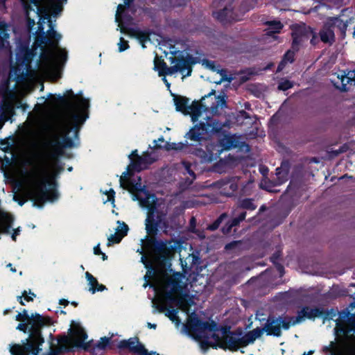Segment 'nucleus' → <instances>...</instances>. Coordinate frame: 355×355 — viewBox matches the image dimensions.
<instances>
[{
  "label": "nucleus",
  "mask_w": 355,
  "mask_h": 355,
  "mask_svg": "<svg viewBox=\"0 0 355 355\" xmlns=\"http://www.w3.org/2000/svg\"><path fill=\"white\" fill-rule=\"evenodd\" d=\"M174 102L176 110L185 115L189 114L193 122L197 121L202 115H207V112L219 114V110L225 107L224 96H216L214 90L202 98L200 102H193L190 106L187 105L188 99L184 97L175 96Z\"/></svg>",
  "instance_id": "nucleus-5"
},
{
  "label": "nucleus",
  "mask_w": 355,
  "mask_h": 355,
  "mask_svg": "<svg viewBox=\"0 0 355 355\" xmlns=\"http://www.w3.org/2000/svg\"><path fill=\"white\" fill-rule=\"evenodd\" d=\"M60 304H64V306H66V305L68 304V301L66 300H60Z\"/></svg>",
  "instance_id": "nucleus-44"
},
{
  "label": "nucleus",
  "mask_w": 355,
  "mask_h": 355,
  "mask_svg": "<svg viewBox=\"0 0 355 355\" xmlns=\"http://www.w3.org/2000/svg\"><path fill=\"white\" fill-rule=\"evenodd\" d=\"M17 329H19V330H21V331H26V324H24V323H20V324H18Z\"/></svg>",
  "instance_id": "nucleus-43"
},
{
  "label": "nucleus",
  "mask_w": 355,
  "mask_h": 355,
  "mask_svg": "<svg viewBox=\"0 0 355 355\" xmlns=\"http://www.w3.org/2000/svg\"><path fill=\"white\" fill-rule=\"evenodd\" d=\"M334 86L342 91H346L351 86H355V71H349L334 76L331 79Z\"/></svg>",
  "instance_id": "nucleus-13"
},
{
  "label": "nucleus",
  "mask_w": 355,
  "mask_h": 355,
  "mask_svg": "<svg viewBox=\"0 0 355 355\" xmlns=\"http://www.w3.org/2000/svg\"><path fill=\"white\" fill-rule=\"evenodd\" d=\"M224 71H220V75H221V78L218 80V81H216L215 83L216 84H220L223 81H228V82H230L231 81V78H227V77H225V76L223 75L224 73Z\"/></svg>",
  "instance_id": "nucleus-38"
},
{
  "label": "nucleus",
  "mask_w": 355,
  "mask_h": 355,
  "mask_svg": "<svg viewBox=\"0 0 355 355\" xmlns=\"http://www.w3.org/2000/svg\"><path fill=\"white\" fill-rule=\"evenodd\" d=\"M94 253L96 255L101 254V251L100 249V244H98L94 248Z\"/></svg>",
  "instance_id": "nucleus-42"
},
{
  "label": "nucleus",
  "mask_w": 355,
  "mask_h": 355,
  "mask_svg": "<svg viewBox=\"0 0 355 355\" xmlns=\"http://www.w3.org/2000/svg\"><path fill=\"white\" fill-rule=\"evenodd\" d=\"M16 320L25 322L28 320V315L26 314V311H24L23 313H19L16 316Z\"/></svg>",
  "instance_id": "nucleus-36"
},
{
  "label": "nucleus",
  "mask_w": 355,
  "mask_h": 355,
  "mask_svg": "<svg viewBox=\"0 0 355 355\" xmlns=\"http://www.w3.org/2000/svg\"><path fill=\"white\" fill-rule=\"evenodd\" d=\"M89 101L83 98L75 100V105L64 110L54 124L55 139L50 144L49 162L46 173L37 166H33L24 174L22 193L27 199L33 200V205L42 206L46 201H53L58 194L55 191L46 189V175L55 176L62 168L57 163V158L63 153V147H71V141H64L62 146L59 137L65 139L72 128H78L85 120V110Z\"/></svg>",
  "instance_id": "nucleus-1"
},
{
  "label": "nucleus",
  "mask_w": 355,
  "mask_h": 355,
  "mask_svg": "<svg viewBox=\"0 0 355 355\" xmlns=\"http://www.w3.org/2000/svg\"><path fill=\"white\" fill-rule=\"evenodd\" d=\"M136 153L137 150H135L131 155H129V158L131 159V163L128 166L127 171L123 173L119 180L121 187L129 191H132V190L131 182L128 180V177L131 175L132 171H139L146 168L148 165V164L146 162V160L139 162V157H137L136 160H132V157L137 156Z\"/></svg>",
  "instance_id": "nucleus-11"
},
{
  "label": "nucleus",
  "mask_w": 355,
  "mask_h": 355,
  "mask_svg": "<svg viewBox=\"0 0 355 355\" xmlns=\"http://www.w3.org/2000/svg\"><path fill=\"white\" fill-rule=\"evenodd\" d=\"M196 155L201 159L203 162H211L219 156L221 153V150L215 144H210L207 146L206 150L198 149L196 150Z\"/></svg>",
  "instance_id": "nucleus-15"
},
{
  "label": "nucleus",
  "mask_w": 355,
  "mask_h": 355,
  "mask_svg": "<svg viewBox=\"0 0 355 355\" xmlns=\"http://www.w3.org/2000/svg\"><path fill=\"white\" fill-rule=\"evenodd\" d=\"M171 67H167L166 63L155 58L154 60L155 69L159 73V76L172 75L177 72H180L184 74V77L189 76L191 69L189 64L184 60L176 59L175 58H171Z\"/></svg>",
  "instance_id": "nucleus-8"
},
{
  "label": "nucleus",
  "mask_w": 355,
  "mask_h": 355,
  "mask_svg": "<svg viewBox=\"0 0 355 355\" xmlns=\"http://www.w3.org/2000/svg\"><path fill=\"white\" fill-rule=\"evenodd\" d=\"M30 294L31 295H31L27 296V295H26V291H25V292L24 293V294H23V296L25 297V299H26L27 301H32V300H33V297H35V295H34L33 293H31L30 292Z\"/></svg>",
  "instance_id": "nucleus-41"
},
{
  "label": "nucleus",
  "mask_w": 355,
  "mask_h": 355,
  "mask_svg": "<svg viewBox=\"0 0 355 355\" xmlns=\"http://www.w3.org/2000/svg\"><path fill=\"white\" fill-rule=\"evenodd\" d=\"M225 216L224 215H222L220 216V217L219 218V219L218 220H216L213 225H210L209 227V228L211 230H216V228H218V227L219 226V224L222 220V218L224 217Z\"/></svg>",
  "instance_id": "nucleus-37"
},
{
  "label": "nucleus",
  "mask_w": 355,
  "mask_h": 355,
  "mask_svg": "<svg viewBox=\"0 0 355 355\" xmlns=\"http://www.w3.org/2000/svg\"><path fill=\"white\" fill-rule=\"evenodd\" d=\"M109 340L110 339L107 338H102L98 346L101 348H103L109 343Z\"/></svg>",
  "instance_id": "nucleus-39"
},
{
  "label": "nucleus",
  "mask_w": 355,
  "mask_h": 355,
  "mask_svg": "<svg viewBox=\"0 0 355 355\" xmlns=\"http://www.w3.org/2000/svg\"><path fill=\"white\" fill-rule=\"evenodd\" d=\"M268 24V34L270 35L271 34L279 33V31L282 28L283 25L280 21H269Z\"/></svg>",
  "instance_id": "nucleus-24"
},
{
  "label": "nucleus",
  "mask_w": 355,
  "mask_h": 355,
  "mask_svg": "<svg viewBox=\"0 0 355 355\" xmlns=\"http://www.w3.org/2000/svg\"><path fill=\"white\" fill-rule=\"evenodd\" d=\"M293 58H294V53L291 51H287V53L285 54L284 57V59L282 61V62L279 64V67H278V71H281L284 66L288 63V62H292L293 61Z\"/></svg>",
  "instance_id": "nucleus-25"
},
{
  "label": "nucleus",
  "mask_w": 355,
  "mask_h": 355,
  "mask_svg": "<svg viewBox=\"0 0 355 355\" xmlns=\"http://www.w3.org/2000/svg\"><path fill=\"white\" fill-rule=\"evenodd\" d=\"M118 46H119V51L120 52L126 50L129 47L127 41H125L123 37L120 38V41L118 43Z\"/></svg>",
  "instance_id": "nucleus-34"
},
{
  "label": "nucleus",
  "mask_w": 355,
  "mask_h": 355,
  "mask_svg": "<svg viewBox=\"0 0 355 355\" xmlns=\"http://www.w3.org/2000/svg\"><path fill=\"white\" fill-rule=\"evenodd\" d=\"M251 1L252 2V7H254L257 4L258 0H251Z\"/></svg>",
  "instance_id": "nucleus-50"
},
{
  "label": "nucleus",
  "mask_w": 355,
  "mask_h": 355,
  "mask_svg": "<svg viewBox=\"0 0 355 355\" xmlns=\"http://www.w3.org/2000/svg\"><path fill=\"white\" fill-rule=\"evenodd\" d=\"M8 312V310H6V311H4V314H6Z\"/></svg>",
  "instance_id": "nucleus-58"
},
{
  "label": "nucleus",
  "mask_w": 355,
  "mask_h": 355,
  "mask_svg": "<svg viewBox=\"0 0 355 355\" xmlns=\"http://www.w3.org/2000/svg\"><path fill=\"white\" fill-rule=\"evenodd\" d=\"M87 336L80 323L73 321L69 329L68 336H62L58 340L59 349L49 347L46 353H42L40 346L43 343L38 331H35L33 340L24 346L15 345L10 352L13 355H28L32 352L33 355H58L62 350H67L73 347H83L85 349L87 346L85 342Z\"/></svg>",
  "instance_id": "nucleus-4"
},
{
  "label": "nucleus",
  "mask_w": 355,
  "mask_h": 355,
  "mask_svg": "<svg viewBox=\"0 0 355 355\" xmlns=\"http://www.w3.org/2000/svg\"><path fill=\"white\" fill-rule=\"evenodd\" d=\"M322 314L317 309H311L309 307L304 308L299 313L296 320H293L292 325H294L301 321L304 320L305 318L312 319L315 318Z\"/></svg>",
  "instance_id": "nucleus-19"
},
{
  "label": "nucleus",
  "mask_w": 355,
  "mask_h": 355,
  "mask_svg": "<svg viewBox=\"0 0 355 355\" xmlns=\"http://www.w3.org/2000/svg\"><path fill=\"white\" fill-rule=\"evenodd\" d=\"M182 165H183L184 173L185 174L187 173L189 175L190 177L188 178V179H189V183H191L196 178L194 172L191 168V166L189 164L184 162L182 164Z\"/></svg>",
  "instance_id": "nucleus-27"
},
{
  "label": "nucleus",
  "mask_w": 355,
  "mask_h": 355,
  "mask_svg": "<svg viewBox=\"0 0 355 355\" xmlns=\"http://www.w3.org/2000/svg\"><path fill=\"white\" fill-rule=\"evenodd\" d=\"M245 212L241 213L238 218L233 219L231 224L228 226L227 230L225 231L224 229L223 232H227V233L229 232L233 226H235L237 224H239L241 221L245 219Z\"/></svg>",
  "instance_id": "nucleus-29"
},
{
  "label": "nucleus",
  "mask_w": 355,
  "mask_h": 355,
  "mask_svg": "<svg viewBox=\"0 0 355 355\" xmlns=\"http://www.w3.org/2000/svg\"><path fill=\"white\" fill-rule=\"evenodd\" d=\"M157 142H164V139L163 138L159 139Z\"/></svg>",
  "instance_id": "nucleus-53"
},
{
  "label": "nucleus",
  "mask_w": 355,
  "mask_h": 355,
  "mask_svg": "<svg viewBox=\"0 0 355 355\" xmlns=\"http://www.w3.org/2000/svg\"><path fill=\"white\" fill-rule=\"evenodd\" d=\"M231 12L232 10L230 9L225 8L220 12L216 13V17L220 21H227L231 18V17L229 16V14L231 13Z\"/></svg>",
  "instance_id": "nucleus-28"
},
{
  "label": "nucleus",
  "mask_w": 355,
  "mask_h": 355,
  "mask_svg": "<svg viewBox=\"0 0 355 355\" xmlns=\"http://www.w3.org/2000/svg\"><path fill=\"white\" fill-rule=\"evenodd\" d=\"M117 223L118 227L116 229V232L107 238V246H110L113 243H119L128 231V227L125 223L118 221Z\"/></svg>",
  "instance_id": "nucleus-18"
},
{
  "label": "nucleus",
  "mask_w": 355,
  "mask_h": 355,
  "mask_svg": "<svg viewBox=\"0 0 355 355\" xmlns=\"http://www.w3.org/2000/svg\"><path fill=\"white\" fill-rule=\"evenodd\" d=\"M241 207L248 209H254L256 206L251 200L245 199L241 202Z\"/></svg>",
  "instance_id": "nucleus-32"
},
{
  "label": "nucleus",
  "mask_w": 355,
  "mask_h": 355,
  "mask_svg": "<svg viewBox=\"0 0 355 355\" xmlns=\"http://www.w3.org/2000/svg\"><path fill=\"white\" fill-rule=\"evenodd\" d=\"M12 221L11 215L0 209V233L9 234Z\"/></svg>",
  "instance_id": "nucleus-21"
},
{
  "label": "nucleus",
  "mask_w": 355,
  "mask_h": 355,
  "mask_svg": "<svg viewBox=\"0 0 355 355\" xmlns=\"http://www.w3.org/2000/svg\"><path fill=\"white\" fill-rule=\"evenodd\" d=\"M175 144H173V146H175ZM171 148H175V149H176V148H176V147H175V146H172V147H171Z\"/></svg>",
  "instance_id": "nucleus-56"
},
{
  "label": "nucleus",
  "mask_w": 355,
  "mask_h": 355,
  "mask_svg": "<svg viewBox=\"0 0 355 355\" xmlns=\"http://www.w3.org/2000/svg\"><path fill=\"white\" fill-rule=\"evenodd\" d=\"M37 322L39 324H44V323L42 322V318H41V317H40V316H38V317H37Z\"/></svg>",
  "instance_id": "nucleus-46"
},
{
  "label": "nucleus",
  "mask_w": 355,
  "mask_h": 355,
  "mask_svg": "<svg viewBox=\"0 0 355 355\" xmlns=\"http://www.w3.org/2000/svg\"><path fill=\"white\" fill-rule=\"evenodd\" d=\"M24 201H23V200H20V201H19V204L20 205H24Z\"/></svg>",
  "instance_id": "nucleus-54"
},
{
  "label": "nucleus",
  "mask_w": 355,
  "mask_h": 355,
  "mask_svg": "<svg viewBox=\"0 0 355 355\" xmlns=\"http://www.w3.org/2000/svg\"><path fill=\"white\" fill-rule=\"evenodd\" d=\"M313 351L310 350V351H309L308 352H304V353L303 354V355H312V354H313Z\"/></svg>",
  "instance_id": "nucleus-49"
},
{
  "label": "nucleus",
  "mask_w": 355,
  "mask_h": 355,
  "mask_svg": "<svg viewBox=\"0 0 355 355\" xmlns=\"http://www.w3.org/2000/svg\"><path fill=\"white\" fill-rule=\"evenodd\" d=\"M85 277L90 286L89 291L92 293H94L96 291H103L105 289V286L103 284H99L97 279L89 272H86Z\"/></svg>",
  "instance_id": "nucleus-22"
},
{
  "label": "nucleus",
  "mask_w": 355,
  "mask_h": 355,
  "mask_svg": "<svg viewBox=\"0 0 355 355\" xmlns=\"http://www.w3.org/2000/svg\"><path fill=\"white\" fill-rule=\"evenodd\" d=\"M133 192L134 189L137 191L135 194H133V200H139V204L142 207L148 209V213L147 218L146 219V230L148 234H150L153 233V223H154V214L155 209V197L154 195H151L141 189V186L134 187L131 184Z\"/></svg>",
  "instance_id": "nucleus-7"
},
{
  "label": "nucleus",
  "mask_w": 355,
  "mask_h": 355,
  "mask_svg": "<svg viewBox=\"0 0 355 355\" xmlns=\"http://www.w3.org/2000/svg\"><path fill=\"white\" fill-rule=\"evenodd\" d=\"M121 347H127L131 352L138 355H159L156 352L149 353L145 348L144 346L139 343L137 338H132L128 340H124L120 344Z\"/></svg>",
  "instance_id": "nucleus-17"
},
{
  "label": "nucleus",
  "mask_w": 355,
  "mask_h": 355,
  "mask_svg": "<svg viewBox=\"0 0 355 355\" xmlns=\"http://www.w3.org/2000/svg\"><path fill=\"white\" fill-rule=\"evenodd\" d=\"M178 311L175 309H168L166 311V315L169 318V319L174 322L177 326H178L180 323V320L177 316Z\"/></svg>",
  "instance_id": "nucleus-26"
},
{
  "label": "nucleus",
  "mask_w": 355,
  "mask_h": 355,
  "mask_svg": "<svg viewBox=\"0 0 355 355\" xmlns=\"http://www.w3.org/2000/svg\"><path fill=\"white\" fill-rule=\"evenodd\" d=\"M124 4H119L116 12L115 20L118 23L121 32L126 35L137 38L143 47L145 44L151 41L153 37H157L155 34H148V33L141 31L139 29L128 28L125 26L131 20V17L126 15V12L130 7V0H123Z\"/></svg>",
  "instance_id": "nucleus-6"
},
{
  "label": "nucleus",
  "mask_w": 355,
  "mask_h": 355,
  "mask_svg": "<svg viewBox=\"0 0 355 355\" xmlns=\"http://www.w3.org/2000/svg\"><path fill=\"white\" fill-rule=\"evenodd\" d=\"M19 302H20V304H22V305H24V302H23V300H22L21 297H19Z\"/></svg>",
  "instance_id": "nucleus-52"
},
{
  "label": "nucleus",
  "mask_w": 355,
  "mask_h": 355,
  "mask_svg": "<svg viewBox=\"0 0 355 355\" xmlns=\"http://www.w3.org/2000/svg\"><path fill=\"white\" fill-rule=\"evenodd\" d=\"M221 152L236 146V144L232 136L225 135L220 140L219 144H216Z\"/></svg>",
  "instance_id": "nucleus-23"
},
{
  "label": "nucleus",
  "mask_w": 355,
  "mask_h": 355,
  "mask_svg": "<svg viewBox=\"0 0 355 355\" xmlns=\"http://www.w3.org/2000/svg\"><path fill=\"white\" fill-rule=\"evenodd\" d=\"M10 110V111H12V107L11 105H8V108Z\"/></svg>",
  "instance_id": "nucleus-55"
},
{
  "label": "nucleus",
  "mask_w": 355,
  "mask_h": 355,
  "mask_svg": "<svg viewBox=\"0 0 355 355\" xmlns=\"http://www.w3.org/2000/svg\"><path fill=\"white\" fill-rule=\"evenodd\" d=\"M305 29V33H302V31H295L293 34V48L295 49L296 45L300 44L304 40H308L309 37L311 39V43L313 45H315L318 42V38L316 35V33L311 28H307Z\"/></svg>",
  "instance_id": "nucleus-16"
},
{
  "label": "nucleus",
  "mask_w": 355,
  "mask_h": 355,
  "mask_svg": "<svg viewBox=\"0 0 355 355\" xmlns=\"http://www.w3.org/2000/svg\"><path fill=\"white\" fill-rule=\"evenodd\" d=\"M146 160V162L149 164L153 163L155 161L154 158H151L150 155L148 153L143 155L141 157H139V162Z\"/></svg>",
  "instance_id": "nucleus-35"
},
{
  "label": "nucleus",
  "mask_w": 355,
  "mask_h": 355,
  "mask_svg": "<svg viewBox=\"0 0 355 355\" xmlns=\"http://www.w3.org/2000/svg\"><path fill=\"white\" fill-rule=\"evenodd\" d=\"M292 320L286 322L281 318L277 319H269L267 321L266 324L263 328L264 331L267 332L269 335H274L279 336L281 334V327L288 329L290 324H292Z\"/></svg>",
  "instance_id": "nucleus-14"
},
{
  "label": "nucleus",
  "mask_w": 355,
  "mask_h": 355,
  "mask_svg": "<svg viewBox=\"0 0 355 355\" xmlns=\"http://www.w3.org/2000/svg\"><path fill=\"white\" fill-rule=\"evenodd\" d=\"M8 28V26L5 24H0V49H3L5 53L8 57H11L10 46L6 40L8 37V34L7 33Z\"/></svg>",
  "instance_id": "nucleus-20"
},
{
  "label": "nucleus",
  "mask_w": 355,
  "mask_h": 355,
  "mask_svg": "<svg viewBox=\"0 0 355 355\" xmlns=\"http://www.w3.org/2000/svg\"><path fill=\"white\" fill-rule=\"evenodd\" d=\"M136 153L137 150H135L131 155H129V158L131 159V163L128 166L127 171L123 173L119 180L121 187L129 191H132V190L131 182L128 180V177L131 175L132 171H139L146 168L148 165V164L146 162V160L139 162V157H137L136 160H132V157L137 156Z\"/></svg>",
  "instance_id": "nucleus-10"
},
{
  "label": "nucleus",
  "mask_w": 355,
  "mask_h": 355,
  "mask_svg": "<svg viewBox=\"0 0 355 355\" xmlns=\"http://www.w3.org/2000/svg\"><path fill=\"white\" fill-rule=\"evenodd\" d=\"M148 327H150V328H153V329H155L156 327V324H151V323H148Z\"/></svg>",
  "instance_id": "nucleus-48"
},
{
  "label": "nucleus",
  "mask_w": 355,
  "mask_h": 355,
  "mask_svg": "<svg viewBox=\"0 0 355 355\" xmlns=\"http://www.w3.org/2000/svg\"><path fill=\"white\" fill-rule=\"evenodd\" d=\"M238 180H239V179L236 178L232 180H229L224 184V186H225L224 189H227V188H229L232 191V192H234V191H236L238 189V183H237Z\"/></svg>",
  "instance_id": "nucleus-30"
},
{
  "label": "nucleus",
  "mask_w": 355,
  "mask_h": 355,
  "mask_svg": "<svg viewBox=\"0 0 355 355\" xmlns=\"http://www.w3.org/2000/svg\"><path fill=\"white\" fill-rule=\"evenodd\" d=\"M156 146L159 147V148L162 147V146L160 144H156Z\"/></svg>",
  "instance_id": "nucleus-57"
},
{
  "label": "nucleus",
  "mask_w": 355,
  "mask_h": 355,
  "mask_svg": "<svg viewBox=\"0 0 355 355\" xmlns=\"http://www.w3.org/2000/svg\"><path fill=\"white\" fill-rule=\"evenodd\" d=\"M216 114H212L211 112H207V115H202L199 118L197 121H199V124L196 125L187 134L188 139L198 141L202 138V135L207 128L209 127H214V124L210 121L211 115H216Z\"/></svg>",
  "instance_id": "nucleus-12"
},
{
  "label": "nucleus",
  "mask_w": 355,
  "mask_h": 355,
  "mask_svg": "<svg viewBox=\"0 0 355 355\" xmlns=\"http://www.w3.org/2000/svg\"><path fill=\"white\" fill-rule=\"evenodd\" d=\"M190 326L193 328L192 324H190ZM263 331V329L256 328L245 335L241 336V334L231 332L227 328H218L214 321L211 322L198 321L193 327V335L199 341L202 349H206L211 347L235 351L241 347L252 343L262 335Z\"/></svg>",
  "instance_id": "nucleus-2"
},
{
  "label": "nucleus",
  "mask_w": 355,
  "mask_h": 355,
  "mask_svg": "<svg viewBox=\"0 0 355 355\" xmlns=\"http://www.w3.org/2000/svg\"><path fill=\"white\" fill-rule=\"evenodd\" d=\"M346 26L347 25L339 18L328 19L319 33L320 40L324 43L331 44L335 40L334 29L336 27L345 29Z\"/></svg>",
  "instance_id": "nucleus-9"
},
{
  "label": "nucleus",
  "mask_w": 355,
  "mask_h": 355,
  "mask_svg": "<svg viewBox=\"0 0 355 355\" xmlns=\"http://www.w3.org/2000/svg\"><path fill=\"white\" fill-rule=\"evenodd\" d=\"M7 266L10 268V270H11L12 272H16V269L12 267V264L11 263L8 264Z\"/></svg>",
  "instance_id": "nucleus-47"
},
{
  "label": "nucleus",
  "mask_w": 355,
  "mask_h": 355,
  "mask_svg": "<svg viewBox=\"0 0 355 355\" xmlns=\"http://www.w3.org/2000/svg\"><path fill=\"white\" fill-rule=\"evenodd\" d=\"M153 304H155V300H153Z\"/></svg>",
  "instance_id": "nucleus-59"
},
{
  "label": "nucleus",
  "mask_w": 355,
  "mask_h": 355,
  "mask_svg": "<svg viewBox=\"0 0 355 355\" xmlns=\"http://www.w3.org/2000/svg\"><path fill=\"white\" fill-rule=\"evenodd\" d=\"M163 81L164 82V83L166 84V87L168 88L170 87V83L168 82V80H166V78L164 77L162 78Z\"/></svg>",
  "instance_id": "nucleus-45"
},
{
  "label": "nucleus",
  "mask_w": 355,
  "mask_h": 355,
  "mask_svg": "<svg viewBox=\"0 0 355 355\" xmlns=\"http://www.w3.org/2000/svg\"><path fill=\"white\" fill-rule=\"evenodd\" d=\"M293 87V83L288 80H282L279 85H278V89H280V90H286V89H288L290 88H291Z\"/></svg>",
  "instance_id": "nucleus-31"
},
{
  "label": "nucleus",
  "mask_w": 355,
  "mask_h": 355,
  "mask_svg": "<svg viewBox=\"0 0 355 355\" xmlns=\"http://www.w3.org/2000/svg\"><path fill=\"white\" fill-rule=\"evenodd\" d=\"M19 232H20L19 227L13 230V232L12 234V239L13 241H16V237L19 234Z\"/></svg>",
  "instance_id": "nucleus-40"
},
{
  "label": "nucleus",
  "mask_w": 355,
  "mask_h": 355,
  "mask_svg": "<svg viewBox=\"0 0 355 355\" xmlns=\"http://www.w3.org/2000/svg\"><path fill=\"white\" fill-rule=\"evenodd\" d=\"M150 268L148 270L144 278L146 282L144 287L148 285V279L153 274V282L150 285L162 301L157 304V309L162 312L166 309V303L174 304L180 310L189 313V304L187 300L180 295V288H182L181 283L185 277L179 272L169 274L164 270L153 271Z\"/></svg>",
  "instance_id": "nucleus-3"
},
{
  "label": "nucleus",
  "mask_w": 355,
  "mask_h": 355,
  "mask_svg": "<svg viewBox=\"0 0 355 355\" xmlns=\"http://www.w3.org/2000/svg\"><path fill=\"white\" fill-rule=\"evenodd\" d=\"M105 196H106V198H103V202H112V203H114V191L113 189H110L109 191L105 192Z\"/></svg>",
  "instance_id": "nucleus-33"
},
{
  "label": "nucleus",
  "mask_w": 355,
  "mask_h": 355,
  "mask_svg": "<svg viewBox=\"0 0 355 355\" xmlns=\"http://www.w3.org/2000/svg\"><path fill=\"white\" fill-rule=\"evenodd\" d=\"M101 254H102V255H103V260H105V259H107V256H106L104 253H103L102 252H101Z\"/></svg>",
  "instance_id": "nucleus-51"
}]
</instances>
